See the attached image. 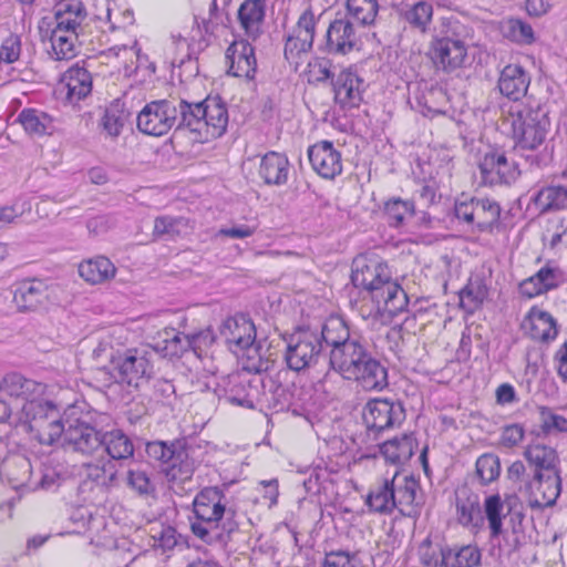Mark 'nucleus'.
<instances>
[{
    "label": "nucleus",
    "mask_w": 567,
    "mask_h": 567,
    "mask_svg": "<svg viewBox=\"0 0 567 567\" xmlns=\"http://www.w3.org/2000/svg\"><path fill=\"white\" fill-rule=\"evenodd\" d=\"M359 43V35L348 18L333 20L326 32L324 49L329 53L347 54Z\"/></svg>",
    "instance_id": "22"
},
{
    "label": "nucleus",
    "mask_w": 567,
    "mask_h": 567,
    "mask_svg": "<svg viewBox=\"0 0 567 567\" xmlns=\"http://www.w3.org/2000/svg\"><path fill=\"white\" fill-rule=\"evenodd\" d=\"M534 203L543 213L566 208L567 188L564 186L545 187L536 194Z\"/></svg>",
    "instance_id": "43"
},
{
    "label": "nucleus",
    "mask_w": 567,
    "mask_h": 567,
    "mask_svg": "<svg viewBox=\"0 0 567 567\" xmlns=\"http://www.w3.org/2000/svg\"><path fill=\"white\" fill-rule=\"evenodd\" d=\"M128 117L130 111L125 102L116 99L105 109L101 126L107 136L115 138L122 133Z\"/></svg>",
    "instance_id": "38"
},
{
    "label": "nucleus",
    "mask_w": 567,
    "mask_h": 567,
    "mask_svg": "<svg viewBox=\"0 0 567 567\" xmlns=\"http://www.w3.org/2000/svg\"><path fill=\"white\" fill-rule=\"evenodd\" d=\"M204 123L203 140L216 138L221 136L228 124V111L226 104L220 97H207L203 101Z\"/></svg>",
    "instance_id": "26"
},
{
    "label": "nucleus",
    "mask_w": 567,
    "mask_h": 567,
    "mask_svg": "<svg viewBox=\"0 0 567 567\" xmlns=\"http://www.w3.org/2000/svg\"><path fill=\"white\" fill-rule=\"evenodd\" d=\"M363 390L381 391L388 386V370L375 358H368L365 364L352 378Z\"/></svg>",
    "instance_id": "33"
},
{
    "label": "nucleus",
    "mask_w": 567,
    "mask_h": 567,
    "mask_svg": "<svg viewBox=\"0 0 567 567\" xmlns=\"http://www.w3.org/2000/svg\"><path fill=\"white\" fill-rule=\"evenodd\" d=\"M524 458L533 467L534 473L560 474V460L555 447L540 443L532 442L527 444L523 452Z\"/></svg>",
    "instance_id": "24"
},
{
    "label": "nucleus",
    "mask_w": 567,
    "mask_h": 567,
    "mask_svg": "<svg viewBox=\"0 0 567 567\" xmlns=\"http://www.w3.org/2000/svg\"><path fill=\"white\" fill-rule=\"evenodd\" d=\"M483 511L488 523L492 538H496L503 533V520L512 511V497L503 498L499 494H492L485 497Z\"/></svg>",
    "instance_id": "29"
},
{
    "label": "nucleus",
    "mask_w": 567,
    "mask_h": 567,
    "mask_svg": "<svg viewBox=\"0 0 567 567\" xmlns=\"http://www.w3.org/2000/svg\"><path fill=\"white\" fill-rule=\"evenodd\" d=\"M348 13L362 25H369L374 22L378 14L379 4L377 0H348Z\"/></svg>",
    "instance_id": "51"
},
{
    "label": "nucleus",
    "mask_w": 567,
    "mask_h": 567,
    "mask_svg": "<svg viewBox=\"0 0 567 567\" xmlns=\"http://www.w3.org/2000/svg\"><path fill=\"white\" fill-rule=\"evenodd\" d=\"M0 390L8 396L24 400L21 413H30L44 400L47 385L12 372L3 377Z\"/></svg>",
    "instance_id": "12"
},
{
    "label": "nucleus",
    "mask_w": 567,
    "mask_h": 567,
    "mask_svg": "<svg viewBox=\"0 0 567 567\" xmlns=\"http://www.w3.org/2000/svg\"><path fill=\"white\" fill-rule=\"evenodd\" d=\"M177 116L178 127H187L203 140V127L207 125V123H204L203 101L196 103H189L185 100L179 101Z\"/></svg>",
    "instance_id": "39"
},
{
    "label": "nucleus",
    "mask_w": 567,
    "mask_h": 567,
    "mask_svg": "<svg viewBox=\"0 0 567 567\" xmlns=\"http://www.w3.org/2000/svg\"><path fill=\"white\" fill-rule=\"evenodd\" d=\"M455 517L464 527H480L483 523L480 496L465 486L455 492Z\"/></svg>",
    "instance_id": "25"
},
{
    "label": "nucleus",
    "mask_w": 567,
    "mask_h": 567,
    "mask_svg": "<svg viewBox=\"0 0 567 567\" xmlns=\"http://www.w3.org/2000/svg\"><path fill=\"white\" fill-rule=\"evenodd\" d=\"M334 101L342 109L360 105L363 99L364 81L351 68L342 70L332 82Z\"/></svg>",
    "instance_id": "20"
},
{
    "label": "nucleus",
    "mask_w": 567,
    "mask_h": 567,
    "mask_svg": "<svg viewBox=\"0 0 567 567\" xmlns=\"http://www.w3.org/2000/svg\"><path fill=\"white\" fill-rule=\"evenodd\" d=\"M504 38L522 45L535 42V33L532 25L520 19H507L501 25Z\"/></svg>",
    "instance_id": "46"
},
{
    "label": "nucleus",
    "mask_w": 567,
    "mask_h": 567,
    "mask_svg": "<svg viewBox=\"0 0 567 567\" xmlns=\"http://www.w3.org/2000/svg\"><path fill=\"white\" fill-rule=\"evenodd\" d=\"M393 499L391 481L383 480L370 489L367 505L375 513L390 514L394 509Z\"/></svg>",
    "instance_id": "41"
},
{
    "label": "nucleus",
    "mask_w": 567,
    "mask_h": 567,
    "mask_svg": "<svg viewBox=\"0 0 567 567\" xmlns=\"http://www.w3.org/2000/svg\"><path fill=\"white\" fill-rule=\"evenodd\" d=\"M530 79L525 70L517 64L506 65L498 79L501 93L513 101H518L526 95Z\"/></svg>",
    "instance_id": "28"
},
{
    "label": "nucleus",
    "mask_w": 567,
    "mask_h": 567,
    "mask_svg": "<svg viewBox=\"0 0 567 567\" xmlns=\"http://www.w3.org/2000/svg\"><path fill=\"white\" fill-rule=\"evenodd\" d=\"M266 0H245L238 9V20L246 37L256 40L265 18Z\"/></svg>",
    "instance_id": "30"
},
{
    "label": "nucleus",
    "mask_w": 567,
    "mask_h": 567,
    "mask_svg": "<svg viewBox=\"0 0 567 567\" xmlns=\"http://www.w3.org/2000/svg\"><path fill=\"white\" fill-rule=\"evenodd\" d=\"M151 538L153 548L162 550L163 554L173 550L182 543V536L172 526L153 528Z\"/></svg>",
    "instance_id": "52"
},
{
    "label": "nucleus",
    "mask_w": 567,
    "mask_h": 567,
    "mask_svg": "<svg viewBox=\"0 0 567 567\" xmlns=\"http://www.w3.org/2000/svg\"><path fill=\"white\" fill-rule=\"evenodd\" d=\"M102 435L89 421L78 417L73 424V452L84 458L95 457L102 450Z\"/></svg>",
    "instance_id": "27"
},
{
    "label": "nucleus",
    "mask_w": 567,
    "mask_h": 567,
    "mask_svg": "<svg viewBox=\"0 0 567 567\" xmlns=\"http://www.w3.org/2000/svg\"><path fill=\"white\" fill-rule=\"evenodd\" d=\"M92 92V75L78 64L73 65V96L85 99Z\"/></svg>",
    "instance_id": "60"
},
{
    "label": "nucleus",
    "mask_w": 567,
    "mask_h": 567,
    "mask_svg": "<svg viewBox=\"0 0 567 567\" xmlns=\"http://www.w3.org/2000/svg\"><path fill=\"white\" fill-rule=\"evenodd\" d=\"M256 226L238 224L230 227L220 228L217 235L221 237L244 239L252 236L256 233Z\"/></svg>",
    "instance_id": "64"
},
{
    "label": "nucleus",
    "mask_w": 567,
    "mask_h": 567,
    "mask_svg": "<svg viewBox=\"0 0 567 567\" xmlns=\"http://www.w3.org/2000/svg\"><path fill=\"white\" fill-rule=\"evenodd\" d=\"M225 498L224 493L218 487L202 489L193 502L197 519L206 522L210 527H217L226 513Z\"/></svg>",
    "instance_id": "19"
},
{
    "label": "nucleus",
    "mask_w": 567,
    "mask_h": 567,
    "mask_svg": "<svg viewBox=\"0 0 567 567\" xmlns=\"http://www.w3.org/2000/svg\"><path fill=\"white\" fill-rule=\"evenodd\" d=\"M21 40L17 34H9L0 44V62L11 64L19 60Z\"/></svg>",
    "instance_id": "59"
},
{
    "label": "nucleus",
    "mask_w": 567,
    "mask_h": 567,
    "mask_svg": "<svg viewBox=\"0 0 567 567\" xmlns=\"http://www.w3.org/2000/svg\"><path fill=\"white\" fill-rule=\"evenodd\" d=\"M413 202L401 198H391L384 205V214L389 224L393 227L402 226L405 220L414 216Z\"/></svg>",
    "instance_id": "49"
},
{
    "label": "nucleus",
    "mask_w": 567,
    "mask_h": 567,
    "mask_svg": "<svg viewBox=\"0 0 567 567\" xmlns=\"http://www.w3.org/2000/svg\"><path fill=\"white\" fill-rule=\"evenodd\" d=\"M501 207L498 203L489 198L475 199V221L474 225L480 230L491 229L499 220Z\"/></svg>",
    "instance_id": "45"
},
{
    "label": "nucleus",
    "mask_w": 567,
    "mask_h": 567,
    "mask_svg": "<svg viewBox=\"0 0 567 567\" xmlns=\"http://www.w3.org/2000/svg\"><path fill=\"white\" fill-rule=\"evenodd\" d=\"M188 228L187 220L184 218H174L169 216L157 217L154 221L153 235L155 237H169L173 238Z\"/></svg>",
    "instance_id": "53"
},
{
    "label": "nucleus",
    "mask_w": 567,
    "mask_h": 567,
    "mask_svg": "<svg viewBox=\"0 0 567 567\" xmlns=\"http://www.w3.org/2000/svg\"><path fill=\"white\" fill-rule=\"evenodd\" d=\"M431 56L437 69L453 72L463 66L467 56V48L460 39L436 38L431 43Z\"/></svg>",
    "instance_id": "16"
},
{
    "label": "nucleus",
    "mask_w": 567,
    "mask_h": 567,
    "mask_svg": "<svg viewBox=\"0 0 567 567\" xmlns=\"http://www.w3.org/2000/svg\"><path fill=\"white\" fill-rule=\"evenodd\" d=\"M524 327L532 339L544 342L555 339L558 333L554 318L537 308L530 309L525 318Z\"/></svg>",
    "instance_id": "32"
},
{
    "label": "nucleus",
    "mask_w": 567,
    "mask_h": 567,
    "mask_svg": "<svg viewBox=\"0 0 567 567\" xmlns=\"http://www.w3.org/2000/svg\"><path fill=\"white\" fill-rule=\"evenodd\" d=\"M219 330L234 352L246 351L245 370L254 373L268 371L270 362L264 360L259 355V349L255 347L256 329L248 317L244 315L229 317L223 321Z\"/></svg>",
    "instance_id": "3"
},
{
    "label": "nucleus",
    "mask_w": 567,
    "mask_h": 567,
    "mask_svg": "<svg viewBox=\"0 0 567 567\" xmlns=\"http://www.w3.org/2000/svg\"><path fill=\"white\" fill-rule=\"evenodd\" d=\"M488 289L480 277L471 278L460 293L461 306L468 312L477 310L487 298Z\"/></svg>",
    "instance_id": "42"
},
{
    "label": "nucleus",
    "mask_w": 567,
    "mask_h": 567,
    "mask_svg": "<svg viewBox=\"0 0 567 567\" xmlns=\"http://www.w3.org/2000/svg\"><path fill=\"white\" fill-rule=\"evenodd\" d=\"M127 485L140 496H154L156 492L155 484L146 472L141 470H130L127 472Z\"/></svg>",
    "instance_id": "56"
},
{
    "label": "nucleus",
    "mask_w": 567,
    "mask_h": 567,
    "mask_svg": "<svg viewBox=\"0 0 567 567\" xmlns=\"http://www.w3.org/2000/svg\"><path fill=\"white\" fill-rule=\"evenodd\" d=\"M18 121L23 130L32 136H43L51 124V118L34 109H24L20 112Z\"/></svg>",
    "instance_id": "48"
},
{
    "label": "nucleus",
    "mask_w": 567,
    "mask_h": 567,
    "mask_svg": "<svg viewBox=\"0 0 567 567\" xmlns=\"http://www.w3.org/2000/svg\"><path fill=\"white\" fill-rule=\"evenodd\" d=\"M501 461L493 453L481 455L475 463V475L482 485H487L499 477Z\"/></svg>",
    "instance_id": "50"
},
{
    "label": "nucleus",
    "mask_w": 567,
    "mask_h": 567,
    "mask_svg": "<svg viewBox=\"0 0 567 567\" xmlns=\"http://www.w3.org/2000/svg\"><path fill=\"white\" fill-rule=\"evenodd\" d=\"M181 446L178 443L166 444L163 441H154L146 444V454L148 457L161 462L162 467H164Z\"/></svg>",
    "instance_id": "57"
},
{
    "label": "nucleus",
    "mask_w": 567,
    "mask_h": 567,
    "mask_svg": "<svg viewBox=\"0 0 567 567\" xmlns=\"http://www.w3.org/2000/svg\"><path fill=\"white\" fill-rule=\"evenodd\" d=\"M55 28L51 34L52 53L55 60H69L71 52V0H56L54 6Z\"/></svg>",
    "instance_id": "17"
},
{
    "label": "nucleus",
    "mask_w": 567,
    "mask_h": 567,
    "mask_svg": "<svg viewBox=\"0 0 567 567\" xmlns=\"http://www.w3.org/2000/svg\"><path fill=\"white\" fill-rule=\"evenodd\" d=\"M116 268L103 256L85 260L79 265V275L89 284L99 285L114 278Z\"/></svg>",
    "instance_id": "34"
},
{
    "label": "nucleus",
    "mask_w": 567,
    "mask_h": 567,
    "mask_svg": "<svg viewBox=\"0 0 567 567\" xmlns=\"http://www.w3.org/2000/svg\"><path fill=\"white\" fill-rule=\"evenodd\" d=\"M173 342L178 343L182 350H197L203 347H208L214 342L213 332L207 330H200L194 333H178L173 339Z\"/></svg>",
    "instance_id": "55"
},
{
    "label": "nucleus",
    "mask_w": 567,
    "mask_h": 567,
    "mask_svg": "<svg viewBox=\"0 0 567 567\" xmlns=\"http://www.w3.org/2000/svg\"><path fill=\"white\" fill-rule=\"evenodd\" d=\"M73 466L76 467L78 493L83 495L111 486L117 474L114 462L103 456L84 458Z\"/></svg>",
    "instance_id": "6"
},
{
    "label": "nucleus",
    "mask_w": 567,
    "mask_h": 567,
    "mask_svg": "<svg viewBox=\"0 0 567 567\" xmlns=\"http://www.w3.org/2000/svg\"><path fill=\"white\" fill-rule=\"evenodd\" d=\"M508 121L515 150L519 152L537 151L546 142L550 121L545 109L517 105L509 112Z\"/></svg>",
    "instance_id": "2"
},
{
    "label": "nucleus",
    "mask_w": 567,
    "mask_h": 567,
    "mask_svg": "<svg viewBox=\"0 0 567 567\" xmlns=\"http://www.w3.org/2000/svg\"><path fill=\"white\" fill-rule=\"evenodd\" d=\"M313 171L326 179H333L342 172L341 153L329 141H321L308 148Z\"/></svg>",
    "instance_id": "18"
},
{
    "label": "nucleus",
    "mask_w": 567,
    "mask_h": 567,
    "mask_svg": "<svg viewBox=\"0 0 567 567\" xmlns=\"http://www.w3.org/2000/svg\"><path fill=\"white\" fill-rule=\"evenodd\" d=\"M364 346L357 339H352L349 342L330 350V365L333 370L340 374L347 367L352 365L358 353Z\"/></svg>",
    "instance_id": "44"
},
{
    "label": "nucleus",
    "mask_w": 567,
    "mask_h": 567,
    "mask_svg": "<svg viewBox=\"0 0 567 567\" xmlns=\"http://www.w3.org/2000/svg\"><path fill=\"white\" fill-rule=\"evenodd\" d=\"M322 351L319 334L300 331L292 334L287 343L285 361L290 370L301 371L316 364Z\"/></svg>",
    "instance_id": "8"
},
{
    "label": "nucleus",
    "mask_w": 567,
    "mask_h": 567,
    "mask_svg": "<svg viewBox=\"0 0 567 567\" xmlns=\"http://www.w3.org/2000/svg\"><path fill=\"white\" fill-rule=\"evenodd\" d=\"M195 464L186 449L181 446L166 466L162 467L169 482L184 483L194 474Z\"/></svg>",
    "instance_id": "36"
},
{
    "label": "nucleus",
    "mask_w": 567,
    "mask_h": 567,
    "mask_svg": "<svg viewBox=\"0 0 567 567\" xmlns=\"http://www.w3.org/2000/svg\"><path fill=\"white\" fill-rule=\"evenodd\" d=\"M362 419L368 433L377 435L384 430L400 425L405 419V411L398 401L373 399L364 405Z\"/></svg>",
    "instance_id": "9"
},
{
    "label": "nucleus",
    "mask_w": 567,
    "mask_h": 567,
    "mask_svg": "<svg viewBox=\"0 0 567 567\" xmlns=\"http://www.w3.org/2000/svg\"><path fill=\"white\" fill-rule=\"evenodd\" d=\"M391 481L394 508L405 516H413L421 504L419 483L412 476L394 474Z\"/></svg>",
    "instance_id": "21"
},
{
    "label": "nucleus",
    "mask_w": 567,
    "mask_h": 567,
    "mask_svg": "<svg viewBox=\"0 0 567 567\" xmlns=\"http://www.w3.org/2000/svg\"><path fill=\"white\" fill-rule=\"evenodd\" d=\"M52 292L44 280L24 278L14 284L13 303L21 312L37 311L50 300Z\"/></svg>",
    "instance_id": "13"
},
{
    "label": "nucleus",
    "mask_w": 567,
    "mask_h": 567,
    "mask_svg": "<svg viewBox=\"0 0 567 567\" xmlns=\"http://www.w3.org/2000/svg\"><path fill=\"white\" fill-rule=\"evenodd\" d=\"M478 169L482 182L486 185H509L517 179L520 172L515 162H509L504 153L489 152L480 161Z\"/></svg>",
    "instance_id": "14"
},
{
    "label": "nucleus",
    "mask_w": 567,
    "mask_h": 567,
    "mask_svg": "<svg viewBox=\"0 0 567 567\" xmlns=\"http://www.w3.org/2000/svg\"><path fill=\"white\" fill-rule=\"evenodd\" d=\"M177 106L169 100L147 103L137 115V128L151 136L167 134L177 123Z\"/></svg>",
    "instance_id": "7"
},
{
    "label": "nucleus",
    "mask_w": 567,
    "mask_h": 567,
    "mask_svg": "<svg viewBox=\"0 0 567 567\" xmlns=\"http://www.w3.org/2000/svg\"><path fill=\"white\" fill-rule=\"evenodd\" d=\"M401 17L411 29L425 34L430 31L432 23L433 6L427 1L406 4L401 11Z\"/></svg>",
    "instance_id": "35"
},
{
    "label": "nucleus",
    "mask_w": 567,
    "mask_h": 567,
    "mask_svg": "<svg viewBox=\"0 0 567 567\" xmlns=\"http://www.w3.org/2000/svg\"><path fill=\"white\" fill-rule=\"evenodd\" d=\"M289 161L277 152H268L260 161L259 176L268 185H284L288 179Z\"/></svg>",
    "instance_id": "31"
},
{
    "label": "nucleus",
    "mask_w": 567,
    "mask_h": 567,
    "mask_svg": "<svg viewBox=\"0 0 567 567\" xmlns=\"http://www.w3.org/2000/svg\"><path fill=\"white\" fill-rule=\"evenodd\" d=\"M351 280L370 295L379 310L390 316L404 311L409 305L405 291L392 279L388 265L377 256H357L352 262Z\"/></svg>",
    "instance_id": "1"
},
{
    "label": "nucleus",
    "mask_w": 567,
    "mask_h": 567,
    "mask_svg": "<svg viewBox=\"0 0 567 567\" xmlns=\"http://www.w3.org/2000/svg\"><path fill=\"white\" fill-rule=\"evenodd\" d=\"M20 420L40 444L53 445L64 432L59 410L45 399L32 412L21 413Z\"/></svg>",
    "instance_id": "4"
},
{
    "label": "nucleus",
    "mask_w": 567,
    "mask_h": 567,
    "mask_svg": "<svg viewBox=\"0 0 567 567\" xmlns=\"http://www.w3.org/2000/svg\"><path fill=\"white\" fill-rule=\"evenodd\" d=\"M323 567H367L358 553L336 551L326 555Z\"/></svg>",
    "instance_id": "58"
},
{
    "label": "nucleus",
    "mask_w": 567,
    "mask_h": 567,
    "mask_svg": "<svg viewBox=\"0 0 567 567\" xmlns=\"http://www.w3.org/2000/svg\"><path fill=\"white\" fill-rule=\"evenodd\" d=\"M104 451L109 460H127L134 454V445L131 439L121 430H112L102 435Z\"/></svg>",
    "instance_id": "40"
},
{
    "label": "nucleus",
    "mask_w": 567,
    "mask_h": 567,
    "mask_svg": "<svg viewBox=\"0 0 567 567\" xmlns=\"http://www.w3.org/2000/svg\"><path fill=\"white\" fill-rule=\"evenodd\" d=\"M117 380L128 386L140 388L146 383L153 373V365L148 353L140 349H127L123 353L114 355L110 353Z\"/></svg>",
    "instance_id": "5"
},
{
    "label": "nucleus",
    "mask_w": 567,
    "mask_h": 567,
    "mask_svg": "<svg viewBox=\"0 0 567 567\" xmlns=\"http://www.w3.org/2000/svg\"><path fill=\"white\" fill-rule=\"evenodd\" d=\"M481 550L473 545L446 547L435 555H422V563L427 567H476L481 563Z\"/></svg>",
    "instance_id": "15"
},
{
    "label": "nucleus",
    "mask_w": 567,
    "mask_h": 567,
    "mask_svg": "<svg viewBox=\"0 0 567 567\" xmlns=\"http://www.w3.org/2000/svg\"><path fill=\"white\" fill-rule=\"evenodd\" d=\"M321 342L323 341L331 349L341 347V344L351 341L350 332L343 320L340 318H330L322 327Z\"/></svg>",
    "instance_id": "47"
},
{
    "label": "nucleus",
    "mask_w": 567,
    "mask_h": 567,
    "mask_svg": "<svg viewBox=\"0 0 567 567\" xmlns=\"http://www.w3.org/2000/svg\"><path fill=\"white\" fill-rule=\"evenodd\" d=\"M416 446L412 434H403L401 437H394L384 442L381 446V453L386 461L393 464H403L408 462Z\"/></svg>",
    "instance_id": "37"
},
{
    "label": "nucleus",
    "mask_w": 567,
    "mask_h": 567,
    "mask_svg": "<svg viewBox=\"0 0 567 567\" xmlns=\"http://www.w3.org/2000/svg\"><path fill=\"white\" fill-rule=\"evenodd\" d=\"M228 72L237 78L252 79L257 69L254 49L247 40L234 41L226 51Z\"/></svg>",
    "instance_id": "23"
},
{
    "label": "nucleus",
    "mask_w": 567,
    "mask_h": 567,
    "mask_svg": "<svg viewBox=\"0 0 567 567\" xmlns=\"http://www.w3.org/2000/svg\"><path fill=\"white\" fill-rule=\"evenodd\" d=\"M540 430L545 435L567 433V417L555 413L548 406L539 408Z\"/></svg>",
    "instance_id": "54"
},
{
    "label": "nucleus",
    "mask_w": 567,
    "mask_h": 567,
    "mask_svg": "<svg viewBox=\"0 0 567 567\" xmlns=\"http://www.w3.org/2000/svg\"><path fill=\"white\" fill-rule=\"evenodd\" d=\"M561 492L560 474L533 473L523 487L527 503L532 508L553 506Z\"/></svg>",
    "instance_id": "11"
},
{
    "label": "nucleus",
    "mask_w": 567,
    "mask_h": 567,
    "mask_svg": "<svg viewBox=\"0 0 567 567\" xmlns=\"http://www.w3.org/2000/svg\"><path fill=\"white\" fill-rule=\"evenodd\" d=\"M525 437V429L522 424L514 423L502 429L499 435V445L512 449L519 445Z\"/></svg>",
    "instance_id": "62"
},
{
    "label": "nucleus",
    "mask_w": 567,
    "mask_h": 567,
    "mask_svg": "<svg viewBox=\"0 0 567 567\" xmlns=\"http://www.w3.org/2000/svg\"><path fill=\"white\" fill-rule=\"evenodd\" d=\"M332 63L326 58H316L308 63V78L310 82H322L331 78Z\"/></svg>",
    "instance_id": "61"
},
{
    "label": "nucleus",
    "mask_w": 567,
    "mask_h": 567,
    "mask_svg": "<svg viewBox=\"0 0 567 567\" xmlns=\"http://www.w3.org/2000/svg\"><path fill=\"white\" fill-rule=\"evenodd\" d=\"M317 18L311 9L305 10L291 32L288 33L285 43V58L296 65L302 54H307L313 44Z\"/></svg>",
    "instance_id": "10"
},
{
    "label": "nucleus",
    "mask_w": 567,
    "mask_h": 567,
    "mask_svg": "<svg viewBox=\"0 0 567 567\" xmlns=\"http://www.w3.org/2000/svg\"><path fill=\"white\" fill-rule=\"evenodd\" d=\"M535 275L536 279L542 282L547 291L558 287L563 281V275L559 268L549 264L542 267Z\"/></svg>",
    "instance_id": "63"
}]
</instances>
